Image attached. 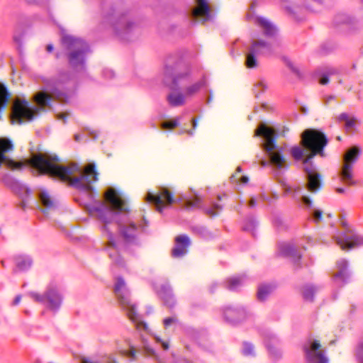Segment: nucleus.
Here are the masks:
<instances>
[{"label": "nucleus", "mask_w": 363, "mask_h": 363, "mask_svg": "<svg viewBox=\"0 0 363 363\" xmlns=\"http://www.w3.org/2000/svg\"><path fill=\"white\" fill-rule=\"evenodd\" d=\"M39 82L43 86V90L33 96L37 106H30L26 99H17L12 106V123L21 124L31 121L38 116L40 110L51 108L53 100L62 104H70L75 97L77 84L68 71L59 70L50 77L42 76Z\"/></svg>", "instance_id": "f257e3e1"}, {"label": "nucleus", "mask_w": 363, "mask_h": 363, "mask_svg": "<svg viewBox=\"0 0 363 363\" xmlns=\"http://www.w3.org/2000/svg\"><path fill=\"white\" fill-rule=\"evenodd\" d=\"M301 143L303 147L293 146L290 150L292 157L296 160H303V169L308 179L307 188L312 193L317 192L321 187L320 175L311 160L316 155L324 156L323 149L328 144V140L323 133L315 129H306L301 135Z\"/></svg>", "instance_id": "f03ea898"}, {"label": "nucleus", "mask_w": 363, "mask_h": 363, "mask_svg": "<svg viewBox=\"0 0 363 363\" xmlns=\"http://www.w3.org/2000/svg\"><path fill=\"white\" fill-rule=\"evenodd\" d=\"M255 136L262 138L261 145L269 158V161L262 160V165L266 166L269 162L275 174L283 173L288 165L283 154V149L276 145L277 135L275 130L264 123H261L255 131Z\"/></svg>", "instance_id": "7ed1b4c3"}, {"label": "nucleus", "mask_w": 363, "mask_h": 363, "mask_svg": "<svg viewBox=\"0 0 363 363\" xmlns=\"http://www.w3.org/2000/svg\"><path fill=\"white\" fill-rule=\"evenodd\" d=\"M61 42L69 67L75 72H84L86 55L91 52L89 44L82 38L70 35H63Z\"/></svg>", "instance_id": "20e7f679"}, {"label": "nucleus", "mask_w": 363, "mask_h": 363, "mask_svg": "<svg viewBox=\"0 0 363 363\" xmlns=\"http://www.w3.org/2000/svg\"><path fill=\"white\" fill-rule=\"evenodd\" d=\"M189 67L183 64L176 55H170L166 61L164 69V84L172 91H177L186 82L191 80Z\"/></svg>", "instance_id": "39448f33"}, {"label": "nucleus", "mask_w": 363, "mask_h": 363, "mask_svg": "<svg viewBox=\"0 0 363 363\" xmlns=\"http://www.w3.org/2000/svg\"><path fill=\"white\" fill-rule=\"evenodd\" d=\"M113 291L117 300L124 311H126L127 315L133 323L136 324L137 328L147 329L146 323L140 320V316L137 313L136 305L130 298V294L127 288L125 280L121 277H118L116 279Z\"/></svg>", "instance_id": "423d86ee"}, {"label": "nucleus", "mask_w": 363, "mask_h": 363, "mask_svg": "<svg viewBox=\"0 0 363 363\" xmlns=\"http://www.w3.org/2000/svg\"><path fill=\"white\" fill-rule=\"evenodd\" d=\"M106 19L110 23L116 34L122 39H125L135 27V23L133 22L127 13L111 8V12L108 13Z\"/></svg>", "instance_id": "0eeeda50"}, {"label": "nucleus", "mask_w": 363, "mask_h": 363, "mask_svg": "<svg viewBox=\"0 0 363 363\" xmlns=\"http://www.w3.org/2000/svg\"><path fill=\"white\" fill-rule=\"evenodd\" d=\"M28 295L34 301L43 304L54 313L60 310L63 301L62 294L55 286H49L43 294L30 291Z\"/></svg>", "instance_id": "6e6552de"}, {"label": "nucleus", "mask_w": 363, "mask_h": 363, "mask_svg": "<svg viewBox=\"0 0 363 363\" xmlns=\"http://www.w3.org/2000/svg\"><path fill=\"white\" fill-rule=\"evenodd\" d=\"M282 186L286 195H291L294 199L301 201L308 208L309 217L314 223H318L322 220L323 211L320 209L313 208V201L308 196L302 194V187L290 186L286 184H283Z\"/></svg>", "instance_id": "1a4fd4ad"}, {"label": "nucleus", "mask_w": 363, "mask_h": 363, "mask_svg": "<svg viewBox=\"0 0 363 363\" xmlns=\"http://www.w3.org/2000/svg\"><path fill=\"white\" fill-rule=\"evenodd\" d=\"M273 53L272 45L264 40L252 42L245 57V65L248 68L257 66V59L260 56H269Z\"/></svg>", "instance_id": "9d476101"}, {"label": "nucleus", "mask_w": 363, "mask_h": 363, "mask_svg": "<svg viewBox=\"0 0 363 363\" xmlns=\"http://www.w3.org/2000/svg\"><path fill=\"white\" fill-rule=\"evenodd\" d=\"M342 226L345 228V231L340 235L334 236L336 243L342 250H350L355 247L363 245V236L357 235L349 228L347 224L342 221Z\"/></svg>", "instance_id": "9b49d317"}, {"label": "nucleus", "mask_w": 363, "mask_h": 363, "mask_svg": "<svg viewBox=\"0 0 363 363\" xmlns=\"http://www.w3.org/2000/svg\"><path fill=\"white\" fill-rule=\"evenodd\" d=\"M360 154L361 150L358 147H352L344 155V165L341 171V178L347 184H354L352 177V164L357 160Z\"/></svg>", "instance_id": "f8f14e48"}, {"label": "nucleus", "mask_w": 363, "mask_h": 363, "mask_svg": "<svg viewBox=\"0 0 363 363\" xmlns=\"http://www.w3.org/2000/svg\"><path fill=\"white\" fill-rule=\"evenodd\" d=\"M117 228H119L120 233L123 236L125 245H138V235L140 233L145 230V226L147 225L145 222V225H137L133 222H129L127 224L118 223L115 225Z\"/></svg>", "instance_id": "ddd939ff"}, {"label": "nucleus", "mask_w": 363, "mask_h": 363, "mask_svg": "<svg viewBox=\"0 0 363 363\" xmlns=\"http://www.w3.org/2000/svg\"><path fill=\"white\" fill-rule=\"evenodd\" d=\"M145 200L147 203L155 204L160 213L162 212L164 207L174 202L172 194L165 188H161L157 194L148 191Z\"/></svg>", "instance_id": "4468645a"}, {"label": "nucleus", "mask_w": 363, "mask_h": 363, "mask_svg": "<svg viewBox=\"0 0 363 363\" xmlns=\"http://www.w3.org/2000/svg\"><path fill=\"white\" fill-rule=\"evenodd\" d=\"M320 344L318 341L308 342L303 346L306 359L310 363H328V358L324 351L320 350Z\"/></svg>", "instance_id": "2eb2a0df"}, {"label": "nucleus", "mask_w": 363, "mask_h": 363, "mask_svg": "<svg viewBox=\"0 0 363 363\" xmlns=\"http://www.w3.org/2000/svg\"><path fill=\"white\" fill-rule=\"evenodd\" d=\"M264 345L269 352L270 357L274 361L281 359L282 352L277 347L279 340V338L272 332L265 331L262 333Z\"/></svg>", "instance_id": "dca6fc26"}, {"label": "nucleus", "mask_w": 363, "mask_h": 363, "mask_svg": "<svg viewBox=\"0 0 363 363\" xmlns=\"http://www.w3.org/2000/svg\"><path fill=\"white\" fill-rule=\"evenodd\" d=\"M223 317L226 322L235 325L247 318V311L242 306H228L223 310Z\"/></svg>", "instance_id": "f3484780"}, {"label": "nucleus", "mask_w": 363, "mask_h": 363, "mask_svg": "<svg viewBox=\"0 0 363 363\" xmlns=\"http://www.w3.org/2000/svg\"><path fill=\"white\" fill-rule=\"evenodd\" d=\"M346 259H341L337 262V272L333 277V284L335 286L342 287L350 281V273Z\"/></svg>", "instance_id": "a211bd4d"}, {"label": "nucleus", "mask_w": 363, "mask_h": 363, "mask_svg": "<svg viewBox=\"0 0 363 363\" xmlns=\"http://www.w3.org/2000/svg\"><path fill=\"white\" fill-rule=\"evenodd\" d=\"M197 7L191 11L194 19L201 20L203 23L212 21L213 14L211 11L207 0H196Z\"/></svg>", "instance_id": "6ab92c4d"}, {"label": "nucleus", "mask_w": 363, "mask_h": 363, "mask_svg": "<svg viewBox=\"0 0 363 363\" xmlns=\"http://www.w3.org/2000/svg\"><path fill=\"white\" fill-rule=\"evenodd\" d=\"M142 350L138 351L133 346H130L128 350L123 351V354L129 357L131 360L137 359V353H143L145 356L148 357L157 358L155 350L150 345V342L145 338L142 339Z\"/></svg>", "instance_id": "aec40b11"}, {"label": "nucleus", "mask_w": 363, "mask_h": 363, "mask_svg": "<svg viewBox=\"0 0 363 363\" xmlns=\"http://www.w3.org/2000/svg\"><path fill=\"white\" fill-rule=\"evenodd\" d=\"M191 245V240L185 234L179 235L175 238V246L172 250V255L175 258L184 256L188 252Z\"/></svg>", "instance_id": "412c9836"}, {"label": "nucleus", "mask_w": 363, "mask_h": 363, "mask_svg": "<svg viewBox=\"0 0 363 363\" xmlns=\"http://www.w3.org/2000/svg\"><path fill=\"white\" fill-rule=\"evenodd\" d=\"M279 252L282 256L290 258L296 267H301L299 261L301 258V255L292 244L286 242L280 243Z\"/></svg>", "instance_id": "4be33fe9"}, {"label": "nucleus", "mask_w": 363, "mask_h": 363, "mask_svg": "<svg viewBox=\"0 0 363 363\" xmlns=\"http://www.w3.org/2000/svg\"><path fill=\"white\" fill-rule=\"evenodd\" d=\"M156 291L167 306L172 308L175 305L172 289L168 283L162 284L160 289H156Z\"/></svg>", "instance_id": "5701e85b"}, {"label": "nucleus", "mask_w": 363, "mask_h": 363, "mask_svg": "<svg viewBox=\"0 0 363 363\" xmlns=\"http://www.w3.org/2000/svg\"><path fill=\"white\" fill-rule=\"evenodd\" d=\"M281 6L286 12H288L289 14L291 15L297 21L301 20L296 16V13L298 10L306 9L309 11H313V9L305 1L303 2L301 5H298L289 0H283L281 2Z\"/></svg>", "instance_id": "b1692460"}, {"label": "nucleus", "mask_w": 363, "mask_h": 363, "mask_svg": "<svg viewBox=\"0 0 363 363\" xmlns=\"http://www.w3.org/2000/svg\"><path fill=\"white\" fill-rule=\"evenodd\" d=\"M207 86L208 80L206 77L203 75L199 81L186 86L184 88V93L186 97H191Z\"/></svg>", "instance_id": "393cba45"}, {"label": "nucleus", "mask_w": 363, "mask_h": 363, "mask_svg": "<svg viewBox=\"0 0 363 363\" xmlns=\"http://www.w3.org/2000/svg\"><path fill=\"white\" fill-rule=\"evenodd\" d=\"M247 281L245 275L235 276L228 278L224 283L225 287L232 291L240 290Z\"/></svg>", "instance_id": "a878e982"}, {"label": "nucleus", "mask_w": 363, "mask_h": 363, "mask_svg": "<svg viewBox=\"0 0 363 363\" xmlns=\"http://www.w3.org/2000/svg\"><path fill=\"white\" fill-rule=\"evenodd\" d=\"M255 23L259 26L264 32V34L268 37H272L277 33V28L269 20L264 17L257 16L255 19Z\"/></svg>", "instance_id": "bb28decb"}, {"label": "nucleus", "mask_w": 363, "mask_h": 363, "mask_svg": "<svg viewBox=\"0 0 363 363\" xmlns=\"http://www.w3.org/2000/svg\"><path fill=\"white\" fill-rule=\"evenodd\" d=\"M14 260L17 269L21 272L29 269L33 264V259L28 255H18Z\"/></svg>", "instance_id": "cd10ccee"}, {"label": "nucleus", "mask_w": 363, "mask_h": 363, "mask_svg": "<svg viewBox=\"0 0 363 363\" xmlns=\"http://www.w3.org/2000/svg\"><path fill=\"white\" fill-rule=\"evenodd\" d=\"M186 97L184 93L171 92L167 96V101L170 106L179 107L185 104Z\"/></svg>", "instance_id": "c85d7f7f"}, {"label": "nucleus", "mask_w": 363, "mask_h": 363, "mask_svg": "<svg viewBox=\"0 0 363 363\" xmlns=\"http://www.w3.org/2000/svg\"><path fill=\"white\" fill-rule=\"evenodd\" d=\"M40 201L46 210H51L56 208L55 201L50 196L45 189H41L38 194Z\"/></svg>", "instance_id": "c756f323"}, {"label": "nucleus", "mask_w": 363, "mask_h": 363, "mask_svg": "<svg viewBox=\"0 0 363 363\" xmlns=\"http://www.w3.org/2000/svg\"><path fill=\"white\" fill-rule=\"evenodd\" d=\"M337 69L333 67H326L318 70V75L320 76L319 82L321 84H327L329 82L330 77L336 74Z\"/></svg>", "instance_id": "7c9ffc66"}, {"label": "nucleus", "mask_w": 363, "mask_h": 363, "mask_svg": "<svg viewBox=\"0 0 363 363\" xmlns=\"http://www.w3.org/2000/svg\"><path fill=\"white\" fill-rule=\"evenodd\" d=\"M258 225L257 220L253 216L247 217L242 223V230L245 231L251 232L253 236H255V230Z\"/></svg>", "instance_id": "2f4dec72"}, {"label": "nucleus", "mask_w": 363, "mask_h": 363, "mask_svg": "<svg viewBox=\"0 0 363 363\" xmlns=\"http://www.w3.org/2000/svg\"><path fill=\"white\" fill-rule=\"evenodd\" d=\"M181 200L186 203L187 207H198L201 203V198L198 194L194 193L193 196H182Z\"/></svg>", "instance_id": "473e14b6"}, {"label": "nucleus", "mask_w": 363, "mask_h": 363, "mask_svg": "<svg viewBox=\"0 0 363 363\" xmlns=\"http://www.w3.org/2000/svg\"><path fill=\"white\" fill-rule=\"evenodd\" d=\"M273 289V286H270L269 284L260 285L257 290V298L261 301H265L269 295L272 293Z\"/></svg>", "instance_id": "72a5a7b5"}, {"label": "nucleus", "mask_w": 363, "mask_h": 363, "mask_svg": "<svg viewBox=\"0 0 363 363\" xmlns=\"http://www.w3.org/2000/svg\"><path fill=\"white\" fill-rule=\"evenodd\" d=\"M223 209V206L218 202L211 201L210 204L204 207L206 214L210 216H215L219 213Z\"/></svg>", "instance_id": "f704fd0d"}, {"label": "nucleus", "mask_w": 363, "mask_h": 363, "mask_svg": "<svg viewBox=\"0 0 363 363\" xmlns=\"http://www.w3.org/2000/svg\"><path fill=\"white\" fill-rule=\"evenodd\" d=\"M317 289L314 286L312 285H306L303 287L302 295L305 301H313L314 294L316 292Z\"/></svg>", "instance_id": "c9c22d12"}, {"label": "nucleus", "mask_w": 363, "mask_h": 363, "mask_svg": "<svg viewBox=\"0 0 363 363\" xmlns=\"http://www.w3.org/2000/svg\"><path fill=\"white\" fill-rule=\"evenodd\" d=\"M241 352L245 356L255 357V351L253 344L250 342H243Z\"/></svg>", "instance_id": "e433bc0d"}, {"label": "nucleus", "mask_w": 363, "mask_h": 363, "mask_svg": "<svg viewBox=\"0 0 363 363\" xmlns=\"http://www.w3.org/2000/svg\"><path fill=\"white\" fill-rule=\"evenodd\" d=\"M193 231L204 239H209L212 238L211 233L204 226H194L193 227Z\"/></svg>", "instance_id": "4c0bfd02"}, {"label": "nucleus", "mask_w": 363, "mask_h": 363, "mask_svg": "<svg viewBox=\"0 0 363 363\" xmlns=\"http://www.w3.org/2000/svg\"><path fill=\"white\" fill-rule=\"evenodd\" d=\"M267 88V84L264 79H259L254 85L253 92L257 98L259 95Z\"/></svg>", "instance_id": "58836bf2"}, {"label": "nucleus", "mask_w": 363, "mask_h": 363, "mask_svg": "<svg viewBox=\"0 0 363 363\" xmlns=\"http://www.w3.org/2000/svg\"><path fill=\"white\" fill-rule=\"evenodd\" d=\"M351 22L352 18L344 13L337 15L333 20V23L335 26H338L340 24H349Z\"/></svg>", "instance_id": "ea45409f"}, {"label": "nucleus", "mask_w": 363, "mask_h": 363, "mask_svg": "<svg viewBox=\"0 0 363 363\" xmlns=\"http://www.w3.org/2000/svg\"><path fill=\"white\" fill-rule=\"evenodd\" d=\"M180 120L181 118L178 117L171 121H164L161 124V127L162 129H173L179 125Z\"/></svg>", "instance_id": "a19ab883"}, {"label": "nucleus", "mask_w": 363, "mask_h": 363, "mask_svg": "<svg viewBox=\"0 0 363 363\" xmlns=\"http://www.w3.org/2000/svg\"><path fill=\"white\" fill-rule=\"evenodd\" d=\"M153 340L155 344L160 345L164 350H167L169 347V342L167 341L162 340V338L158 335H153Z\"/></svg>", "instance_id": "79ce46f5"}, {"label": "nucleus", "mask_w": 363, "mask_h": 363, "mask_svg": "<svg viewBox=\"0 0 363 363\" xmlns=\"http://www.w3.org/2000/svg\"><path fill=\"white\" fill-rule=\"evenodd\" d=\"M178 320L175 316L168 317L163 320V324L165 329H168L172 325H176Z\"/></svg>", "instance_id": "37998d69"}, {"label": "nucleus", "mask_w": 363, "mask_h": 363, "mask_svg": "<svg viewBox=\"0 0 363 363\" xmlns=\"http://www.w3.org/2000/svg\"><path fill=\"white\" fill-rule=\"evenodd\" d=\"M356 357L360 363H363V340H362L357 347Z\"/></svg>", "instance_id": "c03bdc74"}, {"label": "nucleus", "mask_w": 363, "mask_h": 363, "mask_svg": "<svg viewBox=\"0 0 363 363\" xmlns=\"http://www.w3.org/2000/svg\"><path fill=\"white\" fill-rule=\"evenodd\" d=\"M354 124H355L354 119L350 118L345 122V128L346 131L347 132H351L353 130L354 127Z\"/></svg>", "instance_id": "a18cd8bd"}, {"label": "nucleus", "mask_w": 363, "mask_h": 363, "mask_svg": "<svg viewBox=\"0 0 363 363\" xmlns=\"http://www.w3.org/2000/svg\"><path fill=\"white\" fill-rule=\"evenodd\" d=\"M102 76L105 79H112L114 77L115 74L114 72L112 69H104L102 71Z\"/></svg>", "instance_id": "49530a36"}, {"label": "nucleus", "mask_w": 363, "mask_h": 363, "mask_svg": "<svg viewBox=\"0 0 363 363\" xmlns=\"http://www.w3.org/2000/svg\"><path fill=\"white\" fill-rule=\"evenodd\" d=\"M4 183L6 184V185H9L10 186L11 188H14L15 186H18V182L13 179H10L7 177H4Z\"/></svg>", "instance_id": "de8ad7c7"}, {"label": "nucleus", "mask_w": 363, "mask_h": 363, "mask_svg": "<svg viewBox=\"0 0 363 363\" xmlns=\"http://www.w3.org/2000/svg\"><path fill=\"white\" fill-rule=\"evenodd\" d=\"M349 118H350V117H349L347 113H342L341 114L339 115V116L337 118V120L340 122H345V123Z\"/></svg>", "instance_id": "09e8293b"}, {"label": "nucleus", "mask_w": 363, "mask_h": 363, "mask_svg": "<svg viewBox=\"0 0 363 363\" xmlns=\"http://www.w3.org/2000/svg\"><path fill=\"white\" fill-rule=\"evenodd\" d=\"M69 113H60L57 115V118L60 120H62L64 123H66L67 118L68 117Z\"/></svg>", "instance_id": "8fccbe9b"}, {"label": "nucleus", "mask_w": 363, "mask_h": 363, "mask_svg": "<svg viewBox=\"0 0 363 363\" xmlns=\"http://www.w3.org/2000/svg\"><path fill=\"white\" fill-rule=\"evenodd\" d=\"M288 66L290 67L293 72H294L298 76L300 75L298 69L291 62H289Z\"/></svg>", "instance_id": "3c124183"}, {"label": "nucleus", "mask_w": 363, "mask_h": 363, "mask_svg": "<svg viewBox=\"0 0 363 363\" xmlns=\"http://www.w3.org/2000/svg\"><path fill=\"white\" fill-rule=\"evenodd\" d=\"M257 205V200L255 197H252L250 202H249V206L250 208H254Z\"/></svg>", "instance_id": "603ef678"}, {"label": "nucleus", "mask_w": 363, "mask_h": 363, "mask_svg": "<svg viewBox=\"0 0 363 363\" xmlns=\"http://www.w3.org/2000/svg\"><path fill=\"white\" fill-rule=\"evenodd\" d=\"M21 300V296L17 295L13 301V306L18 305L20 303Z\"/></svg>", "instance_id": "864d4df0"}, {"label": "nucleus", "mask_w": 363, "mask_h": 363, "mask_svg": "<svg viewBox=\"0 0 363 363\" xmlns=\"http://www.w3.org/2000/svg\"><path fill=\"white\" fill-rule=\"evenodd\" d=\"M13 40L15 42H16L17 43H21V35H18L17 34H15L14 36H13Z\"/></svg>", "instance_id": "5fc2aeb1"}, {"label": "nucleus", "mask_w": 363, "mask_h": 363, "mask_svg": "<svg viewBox=\"0 0 363 363\" xmlns=\"http://www.w3.org/2000/svg\"><path fill=\"white\" fill-rule=\"evenodd\" d=\"M89 133L92 136L93 139H96V138L98 137V133L96 130H89Z\"/></svg>", "instance_id": "6e6d98bb"}, {"label": "nucleus", "mask_w": 363, "mask_h": 363, "mask_svg": "<svg viewBox=\"0 0 363 363\" xmlns=\"http://www.w3.org/2000/svg\"><path fill=\"white\" fill-rule=\"evenodd\" d=\"M53 49H54V47L52 44H49L46 47V50L48 52H52Z\"/></svg>", "instance_id": "4d7b16f0"}, {"label": "nucleus", "mask_w": 363, "mask_h": 363, "mask_svg": "<svg viewBox=\"0 0 363 363\" xmlns=\"http://www.w3.org/2000/svg\"><path fill=\"white\" fill-rule=\"evenodd\" d=\"M248 180H249V179H248V177H246V176H242V177H241V179H240V182H241L242 183H243V184H246V183H247Z\"/></svg>", "instance_id": "13d9d810"}, {"label": "nucleus", "mask_w": 363, "mask_h": 363, "mask_svg": "<svg viewBox=\"0 0 363 363\" xmlns=\"http://www.w3.org/2000/svg\"><path fill=\"white\" fill-rule=\"evenodd\" d=\"M209 93H210L209 96L206 99V104H210L211 101H212V91L210 90Z\"/></svg>", "instance_id": "bf43d9fd"}, {"label": "nucleus", "mask_w": 363, "mask_h": 363, "mask_svg": "<svg viewBox=\"0 0 363 363\" xmlns=\"http://www.w3.org/2000/svg\"><path fill=\"white\" fill-rule=\"evenodd\" d=\"M196 126H197V120L196 118H194L192 120V127H193V129L195 130Z\"/></svg>", "instance_id": "052dcab7"}, {"label": "nucleus", "mask_w": 363, "mask_h": 363, "mask_svg": "<svg viewBox=\"0 0 363 363\" xmlns=\"http://www.w3.org/2000/svg\"><path fill=\"white\" fill-rule=\"evenodd\" d=\"M218 286V284H212V286H211V288H210V290H211V293H213V292L214 291V288H215L216 286Z\"/></svg>", "instance_id": "680f3d73"}, {"label": "nucleus", "mask_w": 363, "mask_h": 363, "mask_svg": "<svg viewBox=\"0 0 363 363\" xmlns=\"http://www.w3.org/2000/svg\"><path fill=\"white\" fill-rule=\"evenodd\" d=\"M80 138H81V135L79 134H76L74 135V139H75L76 141H79Z\"/></svg>", "instance_id": "e2e57ef3"}, {"label": "nucleus", "mask_w": 363, "mask_h": 363, "mask_svg": "<svg viewBox=\"0 0 363 363\" xmlns=\"http://www.w3.org/2000/svg\"><path fill=\"white\" fill-rule=\"evenodd\" d=\"M313 2H315L318 4H322L324 1V0H312Z\"/></svg>", "instance_id": "0e129e2a"}, {"label": "nucleus", "mask_w": 363, "mask_h": 363, "mask_svg": "<svg viewBox=\"0 0 363 363\" xmlns=\"http://www.w3.org/2000/svg\"><path fill=\"white\" fill-rule=\"evenodd\" d=\"M337 191L338 193H344V192H345V189H344L343 188H338V189H337Z\"/></svg>", "instance_id": "69168bd1"}, {"label": "nucleus", "mask_w": 363, "mask_h": 363, "mask_svg": "<svg viewBox=\"0 0 363 363\" xmlns=\"http://www.w3.org/2000/svg\"><path fill=\"white\" fill-rule=\"evenodd\" d=\"M225 196H226V194H225L223 196H218V201H220L222 200V198L225 197Z\"/></svg>", "instance_id": "338daca9"}, {"label": "nucleus", "mask_w": 363, "mask_h": 363, "mask_svg": "<svg viewBox=\"0 0 363 363\" xmlns=\"http://www.w3.org/2000/svg\"><path fill=\"white\" fill-rule=\"evenodd\" d=\"M179 363H192L186 359H182L179 362Z\"/></svg>", "instance_id": "774afa93"}]
</instances>
